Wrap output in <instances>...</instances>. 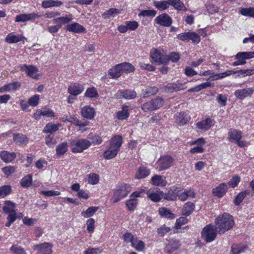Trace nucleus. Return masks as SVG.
Returning a JSON list of instances; mask_svg holds the SVG:
<instances>
[{
    "instance_id": "obj_1",
    "label": "nucleus",
    "mask_w": 254,
    "mask_h": 254,
    "mask_svg": "<svg viewBox=\"0 0 254 254\" xmlns=\"http://www.w3.org/2000/svg\"><path fill=\"white\" fill-rule=\"evenodd\" d=\"M216 229L220 234H223L230 230L235 222L232 215L227 213L219 215L215 220Z\"/></svg>"
},
{
    "instance_id": "obj_2",
    "label": "nucleus",
    "mask_w": 254,
    "mask_h": 254,
    "mask_svg": "<svg viewBox=\"0 0 254 254\" xmlns=\"http://www.w3.org/2000/svg\"><path fill=\"white\" fill-rule=\"evenodd\" d=\"M130 186L127 184H123L117 186L115 189L114 195L112 198V201L113 203H117L120 201L121 199L126 197L130 191Z\"/></svg>"
},
{
    "instance_id": "obj_3",
    "label": "nucleus",
    "mask_w": 254,
    "mask_h": 254,
    "mask_svg": "<svg viewBox=\"0 0 254 254\" xmlns=\"http://www.w3.org/2000/svg\"><path fill=\"white\" fill-rule=\"evenodd\" d=\"M175 159L170 155H163L160 157L156 164L159 171L166 170L174 164Z\"/></svg>"
},
{
    "instance_id": "obj_4",
    "label": "nucleus",
    "mask_w": 254,
    "mask_h": 254,
    "mask_svg": "<svg viewBox=\"0 0 254 254\" xmlns=\"http://www.w3.org/2000/svg\"><path fill=\"white\" fill-rule=\"evenodd\" d=\"M216 227L210 224L206 226L201 232L202 238L207 243H210L215 240L216 237Z\"/></svg>"
},
{
    "instance_id": "obj_5",
    "label": "nucleus",
    "mask_w": 254,
    "mask_h": 254,
    "mask_svg": "<svg viewBox=\"0 0 254 254\" xmlns=\"http://www.w3.org/2000/svg\"><path fill=\"white\" fill-rule=\"evenodd\" d=\"M235 58L236 61L232 64L233 66L244 65L246 64V60L254 58V52H242L238 53Z\"/></svg>"
},
{
    "instance_id": "obj_6",
    "label": "nucleus",
    "mask_w": 254,
    "mask_h": 254,
    "mask_svg": "<svg viewBox=\"0 0 254 254\" xmlns=\"http://www.w3.org/2000/svg\"><path fill=\"white\" fill-rule=\"evenodd\" d=\"M91 142L85 139H80L75 141L72 144L71 151L73 153H81L88 148Z\"/></svg>"
},
{
    "instance_id": "obj_7",
    "label": "nucleus",
    "mask_w": 254,
    "mask_h": 254,
    "mask_svg": "<svg viewBox=\"0 0 254 254\" xmlns=\"http://www.w3.org/2000/svg\"><path fill=\"white\" fill-rule=\"evenodd\" d=\"M228 136L230 141H235L240 147L245 146L244 142L241 140L242 138V132L241 131L236 129L231 128L228 132Z\"/></svg>"
},
{
    "instance_id": "obj_8",
    "label": "nucleus",
    "mask_w": 254,
    "mask_h": 254,
    "mask_svg": "<svg viewBox=\"0 0 254 254\" xmlns=\"http://www.w3.org/2000/svg\"><path fill=\"white\" fill-rule=\"evenodd\" d=\"M181 246L180 240L175 239H170L168 243L166 244L164 248V252L168 254H171L174 251L179 249Z\"/></svg>"
},
{
    "instance_id": "obj_9",
    "label": "nucleus",
    "mask_w": 254,
    "mask_h": 254,
    "mask_svg": "<svg viewBox=\"0 0 254 254\" xmlns=\"http://www.w3.org/2000/svg\"><path fill=\"white\" fill-rule=\"evenodd\" d=\"M20 67L21 70L25 72L28 76L34 79L38 78V75L37 74L38 69L35 66L32 65H27L24 64L21 65Z\"/></svg>"
},
{
    "instance_id": "obj_10",
    "label": "nucleus",
    "mask_w": 254,
    "mask_h": 254,
    "mask_svg": "<svg viewBox=\"0 0 254 254\" xmlns=\"http://www.w3.org/2000/svg\"><path fill=\"white\" fill-rule=\"evenodd\" d=\"M155 22L160 25L169 27L172 23V20L169 15L166 13H163L158 16L155 18Z\"/></svg>"
},
{
    "instance_id": "obj_11",
    "label": "nucleus",
    "mask_w": 254,
    "mask_h": 254,
    "mask_svg": "<svg viewBox=\"0 0 254 254\" xmlns=\"http://www.w3.org/2000/svg\"><path fill=\"white\" fill-rule=\"evenodd\" d=\"M174 119L176 123L183 126L189 122L190 117L185 112H178L175 115Z\"/></svg>"
},
{
    "instance_id": "obj_12",
    "label": "nucleus",
    "mask_w": 254,
    "mask_h": 254,
    "mask_svg": "<svg viewBox=\"0 0 254 254\" xmlns=\"http://www.w3.org/2000/svg\"><path fill=\"white\" fill-rule=\"evenodd\" d=\"M40 17V15L35 13H24L17 15L15 17V21L16 22H24L32 19H35Z\"/></svg>"
},
{
    "instance_id": "obj_13",
    "label": "nucleus",
    "mask_w": 254,
    "mask_h": 254,
    "mask_svg": "<svg viewBox=\"0 0 254 254\" xmlns=\"http://www.w3.org/2000/svg\"><path fill=\"white\" fill-rule=\"evenodd\" d=\"M254 92V88H249L239 89L235 91L234 95L237 99H243L245 98L251 96Z\"/></svg>"
},
{
    "instance_id": "obj_14",
    "label": "nucleus",
    "mask_w": 254,
    "mask_h": 254,
    "mask_svg": "<svg viewBox=\"0 0 254 254\" xmlns=\"http://www.w3.org/2000/svg\"><path fill=\"white\" fill-rule=\"evenodd\" d=\"M42 116L47 117H54L55 116L54 112L51 109H45L44 110H37L33 115V117L36 120H39Z\"/></svg>"
},
{
    "instance_id": "obj_15",
    "label": "nucleus",
    "mask_w": 254,
    "mask_h": 254,
    "mask_svg": "<svg viewBox=\"0 0 254 254\" xmlns=\"http://www.w3.org/2000/svg\"><path fill=\"white\" fill-rule=\"evenodd\" d=\"M35 249L37 250L40 254H51L52 253V246L48 243H44L37 245Z\"/></svg>"
},
{
    "instance_id": "obj_16",
    "label": "nucleus",
    "mask_w": 254,
    "mask_h": 254,
    "mask_svg": "<svg viewBox=\"0 0 254 254\" xmlns=\"http://www.w3.org/2000/svg\"><path fill=\"white\" fill-rule=\"evenodd\" d=\"M116 97L118 98H124L127 99H134L136 96V92L133 90H119L116 94Z\"/></svg>"
},
{
    "instance_id": "obj_17",
    "label": "nucleus",
    "mask_w": 254,
    "mask_h": 254,
    "mask_svg": "<svg viewBox=\"0 0 254 254\" xmlns=\"http://www.w3.org/2000/svg\"><path fill=\"white\" fill-rule=\"evenodd\" d=\"M187 88L183 83H168L164 87V90L167 92H177L184 90Z\"/></svg>"
},
{
    "instance_id": "obj_18",
    "label": "nucleus",
    "mask_w": 254,
    "mask_h": 254,
    "mask_svg": "<svg viewBox=\"0 0 254 254\" xmlns=\"http://www.w3.org/2000/svg\"><path fill=\"white\" fill-rule=\"evenodd\" d=\"M151 57L152 60L158 64H166L167 61H165V57H163L161 52L157 49L151 52Z\"/></svg>"
},
{
    "instance_id": "obj_19",
    "label": "nucleus",
    "mask_w": 254,
    "mask_h": 254,
    "mask_svg": "<svg viewBox=\"0 0 254 254\" xmlns=\"http://www.w3.org/2000/svg\"><path fill=\"white\" fill-rule=\"evenodd\" d=\"M163 192L158 189L155 190H149L147 192V195L148 198L154 202H158L161 199Z\"/></svg>"
},
{
    "instance_id": "obj_20",
    "label": "nucleus",
    "mask_w": 254,
    "mask_h": 254,
    "mask_svg": "<svg viewBox=\"0 0 254 254\" xmlns=\"http://www.w3.org/2000/svg\"><path fill=\"white\" fill-rule=\"evenodd\" d=\"M123 143V139L120 135H115L113 137L110 142L109 147L112 149H117L119 151Z\"/></svg>"
},
{
    "instance_id": "obj_21",
    "label": "nucleus",
    "mask_w": 254,
    "mask_h": 254,
    "mask_svg": "<svg viewBox=\"0 0 254 254\" xmlns=\"http://www.w3.org/2000/svg\"><path fill=\"white\" fill-rule=\"evenodd\" d=\"M151 182L153 185L157 187H165L167 184L165 177L159 175L153 176L151 178Z\"/></svg>"
},
{
    "instance_id": "obj_22",
    "label": "nucleus",
    "mask_w": 254,
    "mask_h": 254,
    "mask_svg": "<svg viewBox=\"0 0 254 254\" xmlns=\"http://www.w3.org/2000/svg\"><path fill=\"white\" fill-rule=\"evenodd\" d=\"M228 189L226 184H221L219 186L214 188L212 190L213 193L218 197H222Z\"/></svg>"
},
{
    "instance_id": "obj_23",
    "label": "nucleus",
    "mask_w": 254,
    "mask_h": 254,
    "mask_svg": "<svg viewBox=\"0 0 254 254\" xmlns=\"http://www.w3.org/2000/svg\"><path fill=\"white\" fill-rule=\"evenodd\" d=\"M181 190L178 188H173L165 194L164 198L168 200H175L177 199Z\"/></svg>"
},
{
    "instance_id": "obj_24",
    "label": "nucleus",
    "mask_w": 254,
    "mask_h": 254,
    "mask_svg": "<svg viewBox=\"0 0 254 254\" xmlns=\"http://www.w3.org/2000/svg\"><path fill=\"white\" fill-rule=\"evenodd\" d=\"M66 29L68 31L76 33H82L85 30L83 26L76 22L67 25L66 27Z\"/></svg>"
},
{
    "instance_id": "obj_25",
    "label": "nucleus",
    "mask_w": 254,
    "mask_h": 254,
    "mask_svg": "<svg viewBox=\"0 0 254 254\" xmlns=\"http://www.w3.org/2000/svg\"><path fill=\"white\" fill-rule=\"evenodd\" d=\"M194 209L195 205L193 202H187L184 205L182 209V215L189 216L194 211Z\"/></svg>"
},
{
    "instance_id": "obj_26",
    "label": "nucleus",
    "mask_w": 254,
    "mask_h": 254,
    "mask_svg": "<svg viewBox=\"0 0 254 254\" xmlns=\"http://www.w3.org/2000/svg\"><path fill=\"white\" fill-rule=\"evenodd\" d=\"M249 249L247 245L233 244L231 246V252L232 254H241L246 252Z\"/></svg>"
},
{
    "instance_id": "obj_27",
    "label": "nucleus",
    "mask_w": 254,
    "mask_h": 254,
    "mask_svg": "<svg viewBox=\"0 0 254 254\" xmlns=\"http://www.w3.org/2000/svg\"><path fill=\"white\" fill-rule=\"evenodd\" d=\"M81 115L84 118L89 120L92 119L95 115V112L93 108L85 106L81 109Z\"/></svg>"
},
{
    "instance_id": "obj_28",
    "label": "nucleus",
    "mask_w": 254,
    "mask_h": 254,
    "mask_svg": "<svg viewBox=\"0 0 254 254\" xmlns=\"http://www.w3.org/2000/svg\"><path fill=\"white\" fill-rule=\"evenodd\" d=\"M212 123L213 120L211 119L208 118L204 120L198 122L196 126L199 129L207 130L211 127Z\"/></svg>"
},
{
    "instance_id": "obj_29",
    "label": "nucleus",
    "mask_w": 254,
    "mask_h": 254,
    "mask_svg": "<svg viewBox=\"0 0 254 254\" xmlns=\"http://www.w3.org/2000/svg\"><path fill=\"white\" fill-rule=\"evenodd\" d=\"M16 157V155L14 152L10 153L6 151L0 152V157L1 160L5 163L11 162Z\"/></svg>"
},
{
    "instance_id": "obj_30",
    "label": "nucleus",
    "mask_w": 254,
    "mask_h": 254,
    "mask_svg": "<svg viewBox=\"0 0 254 254\" xmlns=\"http://www.w3.org/2000/svg\"><path fill=\"white\" fill-rule=\"evenodd\" d=\"M13 140L16 143L19 145H26L29 142V139L26 135L22 133H14Z\"/></svg>"
},
{
    "instance_id": "obj_31",
    "label": "nucleus",
    "mask_w": 254,
    "mask_h": 254,
    "mask_svg": "<svg viewBox=\"0 0 254 254\" xmlns=\"http://www.w3.org/2000/svg\"><path fill=\"white\" fill-rule=\"evenodd\" d=\"M21 86V83L16 81L5 85L0 88V93L9 91L11 90H16Z\"/></svg>"
},
{
    "instance_id": "obj_32",
    "label": "nucleus",
    "mask_w": 254,
    "mask_h": 254,
    "mask_svg": "<svg viewBox=\"0 0 254 254\" xmlns=\"http://www.w3.org/2000/svg\"><path fill=\"white\" fill-rule=\"evenodd\" d=\"M68 150V145L66 142L60 143L56 148V155L60 157L64 155Z\"/></svg>"
},
{
    "instance_id": "obj_33",
    "label": "nucleus",
    "mask_w": 254,
    "mask_h": 254,
    "mask_svg": "<svg viewBox=\"0 0 254 254\" xmlns=\"http://www.w3.org/2000/svg\"><path fill=\"white\" fill-rule=\"evenodd\" d=\"M108 73L112 78H117L123 73L120 64L115 66L114 68H111L108 71Z\"/></svg>"
},
{
    "instance_id": "obj_34",
    "label": "nucleus",
    "mask_w": 254,
    "mask_h": 254,
    "mask_svg": "<svg viewBox=\"0 0 254 254\" xmlns=\"http://www.w3.org/2000/svg\"><path fill=\"white\" fill-rule=\"evenodd\" d=\"M150 174V170L146 167H140L137 171L135 178L137 179H141L147 177Z\"/></svg>"
},
{
    "instance_id": "obj_35",
    "label": "nucleus",
    "mask_w": 254,
    "mask_h": 254,
    "mask_svg": "<svg viewBox=\"0 0 254 254\" xmlns=\"http://www.w3.org/2000/svg\"><path fill=\"white\" fill-rule=\"evenodd\" d=\"M63 4V2L60 0H46L42 3V6L44 8L51 7H59Z\"/></svg>"
},
{
    "instance_id": "obj_36",
    "label": "nucleus",
    "mask_w": 254,
    "mask_h": 254,
    "mask_svg": "<svg viewBox=\"0 0 254 254\" xmlns=\"http://www.w3.org/2000/svg\"><path fill=\"white\" fill-rule=\"evenodd\" d=\"M83 87L79 84H74L69 86L68 88L69 93L72 95L77 96L82 92Z\"/></svg>"
},
{
    "instance_id": "obj_37",
    "label": "nucleus",
    "mask_w": 254,
    "mask_h": 254,
    "mask_svg": "<svg viewBox=\"0 0 254 254\" xmlns=\"http://www.w3.org/2000/svg\"><path fill=\"white\" fill-rule=\"evenodd\" d=\"M128 108L129 107L127 105H124L122 106V110L117 113V116L119 120H125L129 117Z\"/></svg>"
},
{
    "instance_id": "obj_38",
    "label": "nucleus",
    "mask_w": 254,
    "mask_h": 254,
    "mask_svg": "<svg viewBox=\"0 0 254 254\" xmlns=\"http://www.w3.org/2000/svg\"><path fill=\"white\" fill-rule=\"evenodd\" d=\"M72 19L71 14L66 15L65 16L59 17L53 20L54 23H57L58 25L65 24L70 22Z\"/></svg>"
},
{
    "instance_id": "obj_39",
    "label": "nucleus",
    "mask_w": 254,
    "mask_h": 254,
    "mask_svg": "<svg viewBox=\"0 0 254 254\" xmlns=\"http://www.w3.org/2000/svg\"><path fill=\"white\" fill-rule=\"evenodd\" d=\"M60 127V125L59 124L56 125L50 123L46 125L43 130V132L45 133H50V134H52L54 132L58 130Z\"/></svg>"
},
{
    "instance_id": "obj_40",
    "label": "nucleus",
    "mask_w": 254,
    "mask_h": 254,
    "mask_svg": "<svg viewBox=\"0 0 254 254\" xmlns=\"http://www.w3.org/2000/svg\"><path fill=\"white\" fill-rule=\"evenodd\" d=\"M22 38L21 36L15 35L13 33H10L5 38V41L9 44L16 43L22 41Z\"/></svg>"
},
{
    "instance_id": "obj_41",
    "label": "nucleus",
    "mask_w": 254,
    "mask_h": 254,
    "mask_svg": "<svg viewBox=\"0 0 254 254\" xmlns=\"http://www.w3.org/2000/svg\"><path fill=\"white\" fill-rule=\"evenodd\" d=\"M194 196L195 193L191 190H185V191L182 193H180V192L179 193V195H178L179 199L182 201L186 200L189 197L193 198L194 197Z\"/></svg>"
},
{
    "instance_id": "obj_42",
    "label": "nucleus",
    "mask_w": 254,
    "mask_h": 254,
    "mask_svg": "<svg viewBox=\"0 0 254 254\" xmlns=\"http://www.w3.org/2000/svg\"><path fill=\"white\" fill-rule=\"evenodd\" d=\"M15 206L16 204L14 203L9 200H7L4 202V205L2 208L3 211L5 213L15 212Z\"/></svg>"
},
{
    "instance_id": "obj_43",
    "label": "nucleus",
    "mask_w": 254,
    "mask_h": 254,
    "mask_svg": "<svg viewBox=\"0 0 254 254\" xmlns=\"http://www.w3.org/2000/svg\"><path fill=\"white\" fill-rule=\"evenodd\" d=\"M154 5L155 7L160 10H164L167 9L170 5L169 0L163 1H154Z\"/></svg>"
},
{
    "instance_id": "obj_44",
    "label": "nucleus",
    "mask_w": 254,
    "mask_h": 254,
    "mask_svg": "<svg viewBox=\"0 0 254 254\" xmlns=\"http://www.w3.org/2000/svg\"><path fill=\"white\" fill-rule=\"evenodd\" d=\"M159 213L162 216L165 217L170 219H173L175 218V215L166 208L162 207L159 209Z\"/></svg>"
},
{
    "instance_id": "obj_45",
    "label": "nucleus",
    "mask_w": 254,
    "mask_h": 254,
    "mask_svg": "<svg viewBox=\"0 0 254 254\" xmlns=\"http://www.w3.org/2000/svg\"><path fill=\"white\" fill-rule=\"evenodd\" d=\"M170 5H172L174 8L178 10H186L184 3L180 0H169Z\"/></svg>"
},
{
    "instance_id": "obj_46",
    "label": "nucleus",
    "mask_w": 254,
    "mask_h": 254,
    "mask_svg": "<svg viewBox=\"0 0 254 254\" xmlns=\"http://www.w3.org/2000/svg\"><path fill=\"white\" fill-rule=\"evenodd\" d=\"M131 246L137 251H142L145 248V244L142 241L138 240L136 237L132 243Z\"/></svg>"
},
{
    "instance_id": "obj_47",
    "label": "nucleus",
    "mask_w": 254,
    "mask_h": 254,
    "mask_svg": "<svg viewBox=\"0 0 254 254\" xmlns=\"http://www.w3.org/2000/svg\"><path fill=\"white\" fill-rule=\"evenodd\" d=\"M158 92L156 87H147L143 90V97H147L151 95L156 94Z\"/></svg>"
},
{
    "instance_id": "obj_48",
    "label": "nucleus",
    "mask_w": 254,
    "mask_h": 254,
    "mask_svg": "<svg viewBox=\"0 0 254 254\" xmlns=\"http://www.w3.org/2000/svg\"><path fill=\"white\" fill-rule=\"evenodd\" d=\"M180 59L179 53L176 52H172L169 55L165 56V61H166V64L169 61H171L173 63L177 62Z\"/></svg>"
},
{
    "instance_id": "obj_49",
    "label": "nucleus",
    "mask_w": 254,
    "mask_h": 254,
    "mask_svg": "<svg viewBox=\"0 0 254 254\" xmlns=\"http://www.w3.org/2000/svg\"><path fill=\"white\" fill-rule=\"evenodd\" d=\"M118 152L117 149H112L109 147L108 149L104 152L103 156L106 159H111L116 157Z\"/></svg>"
},
{
    "instance_id": "obj_50",
    "label": "nucleus",
    "mask_w": 254,
    "mask_h": 254,
    "mask_svg": "<svg viewBox=\"0 0 254 254\" xmlns=\"http://www.w3.org/2000/svg\"><path fill=\"white\" fill-rule=\"evenodd\" d=\"M154 110H157L162 107L164 104L162 98L157 97L150 100Z\"/></svg>"
},
{
    "instance_id": "obj_51",
    "label": "nucleus",
    "mask_w": 254,
    "mask_h": 254,
    "mask_svg": "<svg viewBox=\"0 0 254 254\" xmlns=\"http://www.w3.org/2000/svg\"><path fill=\"white\" fill-rule=\"evenodd\" d=\"M98 209V207H89L86 211L82 212L81 215L84 218H88L93 216Z\"/></svg>"
},
{
    "instance_id": "obj_52",
    "label": "nucleus",
    "mask_w": 254,
    "mask_h": 254,
    "mask_svg": "<svg viewBox=\"0 0 254 254\" xmlns=\"http://www.w3.org/2000/svg\"><path fill=\"white\" fill-rule=\"evenodd\" d=\"M120 65L123 73H130L134 70L133 66L129 63H123Z\"/></svg>"
},
{
    "instance_id": "obj_53",
    "label": "nucleus",
    "mask_w": 254,
    "mask_h": 254,
    "mask_svg": "<svg viewBox=\"0 0 254 254\" xmlns=\"http://www.w3.org/2000/svg\"><path fill=\"white\" fill-rule=\"evenodd\" d=\"M32 176L31 174L25 176L20 182V184L24 188H28L32 184Z\"/></svg>"
},
{
    "instance_id": "obj_54",
    "label": "nucleus",
    "mask_w": 254,
    "mask_h": 254,
    "mask_svg": "<svg viewBox=\"0 0 254 254\" xmlns=\"http://www.w3.org/2000/svg\"><path fill=\"white\" fill-rule=\"evenodd\" d=\"M45 143L50 148H53L57 143L56 140L54 138V135L49 134L45 136Z\"/></svg>"
},
{
    "instance_id": "obj_55",
    "label": "nucleus",
    "mask_w": 254,
    "mask_h": 254,
    "mask_svg": "<svg viewBox=\"0 0 254 254\" xmlns=\"http://www.w3.org/2000/svg\"><path fill=\"white\" fill-rule=\"evenodd\" d=\"M240 13L244 16L253 17L254 16V8H241L240 9Z\"/></svg>"
},
{
    "instance_id": "obj_56",
    "label": "nucleus",
    "mask_w": 254,
    "mask_h": 254,
    "mask_svg": "<svg viewBox=\"0 0 254 254\" xmlns=\"http://www.w3.org/2000/svg\"><path fill=\"white\" fill-rule=\"evenodd\" d=\"M236 73H238V76L245 77L254 74V69H241L236 71Z\"/></svg>"
},
{
    "instance_id": "obj_57",
    "label": "nucleus",
    "mask_w": 254,
    "mask_h": 254,
    "mask_svg": "<svg viewBox=\"0 0 254 254\" xmlns=\"http://www.w3.org/2000/svg\"><path fill=\"white\" fill-rule=\"evenodd\" d=\"M11 190L10 186L4 185L0 187V197H4L9 194Z\"/></svg>"
},
{
    "instance_id": "obj_58",
    "label": "nucleus",
    "mask_w": 254,
    "mask_h": 254,
    "mask_svg": "<svg viewBox=\"0 0 254 254\" xmlns=\"http://www.w3.org/2000/svg\"><path fill=\"white\" fill-rule=\"evenodd\" d=\"M189 41L191 40L192 43L196 44L200 42V37L198 34L195 32H188Z\"/></svg>"
},
{
    "instance_id": "obj_59",
    "label": "nucleus",
    "mask_w": 254,
    "mask_h": 254,
    "mask_svg": "<svg viewBox=\"0 0 254 254\" xmlns=\"http://www.w3.org/2000/svg\"><path fill=\"white\" fill-rule=\"evenodd\" d=\"M120 13V10L117 8H110L108 10L105 11L103 15L105 18H109L111 16H114L116 14H118Z\"/></svg>"
},
{
    "instance_id": "obj_60",
    "label": "nucleus",
    "mask_w": 254,
    "mask_h": 254,
    "mask_svg": "<svg viewBox=\"0 0 254 254\" xmlns=\"http://www.w3.org/2000/svg\"><path fill=\"white\" fill-rule=\"evenodd\" d=\"M8 213L9 214L7 218V222L5 223V226L7 227H9L17 219L16 211Z\"/></svg>"
},
{
    "instance_id": "obj_61",
    "label": "nucleus",
    "mask_w": 254,
    "mask_h": 254,
    "mask_svg": "<svg viewBox=\"0 0 254 254\" xmlns=\"http://www.w3.org/2000/svg\"><path fill=\"white\" fill-rule=\"evenodd\" d=\"M157 13V12L155 10H144L141 11L139 14V16H143V17H153Z\"/></svg>"
},
{
    "instance_id": "obj_62",
    "label": "nucleus",
    "mask_w": 254,
    "mask_h": 254,
    "mask_svg": "<svg viewBox=\"0 0 254 254\" xmlns=\"http://www.w3.org/2000/svg\"><path fill=\"white\" fill-rule=\"evenodd\" d=\"M85 95L89 98H94L97 97L98 94L96 89L94 87H92L89 88L86 90Z\"/></svg>"
},
{
    "instance_id": "obj_63",
    "label": "nucleus",
    "mask_w": 254,
    "mask_h": 254,
    "mask_svg": "<svg viewBox=\"0 0 254 254\" xmlns=\"http://www.w3.org/2000/svg\"><path fill=\"white\" fill-rule=\"evenodd\" d=\"M171 230L170 227H166L165 225L160 227L157 229V232L159 236L164 237L167 233Z\"/></svg>"
},
{
    "instance_id": "obj_64",
    "label": "nucleus",
    "mask_w": 254,
    "mask_h": 254,
    "mask_svg": "<svg viewBox=\"0 0 254 254\" xmlns=\"http://www.w3.org/2000/svg\"><path fill=\"white\" fill-rule=\"evenodd\" d=\"M188 222V219L184 217H181L176 220L175 228L176 229L181 228V226L186 224Z\"/></svg>"
}]
</instances>
